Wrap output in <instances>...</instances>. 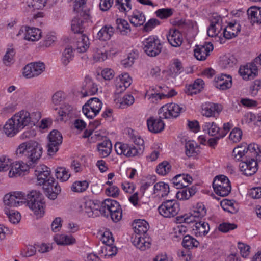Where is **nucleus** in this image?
<instances>
[{"label": "nucleus", "instance_id": "09e8293b", "mask_svg": "<svg viewBox=\"0 0 261 261\" xmlns=\"http://www.w3.org/2000/svg\"><path fill=\"white\" fill-rule=\"evenodd\" d=\"M214 190L216 194L222 197L227 196L230 193L231 190L230 181L224 182V185H222Z\"/></svg>", "mask_w": 261, "mask_h": 261}, {"label": "nucleus", "instance_id": "69168bd1", "mask_svg": "<svg viewBox=\"0 0 261 261\" xmlns=\"http://www.w3.org/2000/svg\"><path fill=\"white\" fill-rule=\"evenodd\" d=\"M236 63L237 60L233 56H227L221 61V65L224 68L232 67Z\"/></svg>", "mask_w": 261, "mask_h": 261}, {"label": "nucleus", "instance_id": "338daca9", "mask_svg": "<svg viewBox=\"0 0 261 261\" xmlns=\"http://www.w3.org/2000/svg\"><path fill=\"white\" fill-rule=\"evenodd\" d=\"M134 98L131 95H125L120 99V107L124 109L131 106L134 102Z\"/></svg>", "mask_w": 261, "mask_h": 261}, {"label": "nucleus", "instance_id": "423d86ee", "mask_svg": "<svg viewBox=\"0 0 261 261\" xmlns=\"http://www.w3.org/2000/svg\"><path fill=\"white\" fill-rule=\"evenodd\" d=\"M182 110V107L176 103H168L159 109V117L164 119L175 118L179 116Z\"/></svg>", "mask_w": 261, "mask_h": 261}, {"label": "nucleus", "instance_id": "cd10ccee", "mask_svg": "<svg viewBox=\"0 0 261 261\" xmlns=\"http://www.w3.org/2000/svg\"><path fill=\"white\" fill-rule=\"evenodd\" d=\"M195 222L193 231L196 237H202L208 233L210 227L207 223L202 221H196Z\"/></svg>", "mask_w": 261, "mask_h": 261}, {"label": "nucleus", "instance_id": "72a5a7b5", "mask_svg": "<svg viewBox=\"0 0 261 261\" xmlns=\"http://www.w3.org/2000/svg\"><path fill=\"white\" fill-rule=\"evenodd\" d=\"M114 28L111 25H105L97 33V37L101 40H109L114 35Z\"/></svg>", "mask_w": 261, "mask_h": 261}, {"label": "nucleus", "instance_id": "2eb2a0df", "mask_svg": "<svg viewBox=\"0 0 261 261\" xmlns=\"http://www.w3.org/2000/svg\"><path fill=\"white\" fill-rule=\"evenodd\" d=\"M222 110L220 105L213 102H205L201 106V114L206 117H215Z\"/></svg>", "mask_w": 261, "mask_h": 261}, {"label": "nucleus", "instance_id": "4468645a", "mask_svg": "<svg viewBox=\"0 0 261 261\" xmlns=\"http://www.w3.org/2000/svg\"><path fill=\"white\" fill-rule=\"evenodd\" d=\"M29 170L28 166L22 162L11 163L8 175L10 178L17 177L25 175Z\"/></svg>", "mask_w": 261, "mask_h": 261}, {"label": "nucleus", "instance_id": "473e14b6", "mask_svg": "<svg viewBox=\"0 0 261 261\" xmlns=\"http://www.w3.org/2000/svg\"><path fill=\"white\" fill-rule=\"evenodd\" d=\"M24 39L28 41H38L41 37V31L36 28L26 27Z\"/></svg>", "mask_w": 261, "mask_h": 261}, {"label": "nucleus", "instance_id": "5fc2aeb1", "mask_svg": "<svg viewBox=\"0 0 261 261\" xmlns=\"http://www.w3.org/2000/svg\"><path fill=\"white\" fill-rule=\"evenodd\" d=\"M56 175L57 178L61 181L64 182L67 181L70 176L68 171L64 167H58L56 170Z\"/></svg>", "mask_w": 261, "mask_h": 261}, {"label": "nucleus", "instance_id": "4d7b16f0", "mask_svg": "<svg viewBox=\"0 0 261 261\" xmlns=\"http://www.w3.org/2000/svg\"><path fill=\"white\" fill-rule=\"evenodd\" d=\"M47 0H28V6L32 10H39L43 9Z\"/></svg>", "mask_w": 261, "mask_h": 261}, {"label": "nucleus", "instance_id": "a211bd4d", "mask_svg": "<svg viewBox=\"0 0 261 261\" xmlns=\"http://www.w3.org/2000/svg\"><path fill=\"white\" fill-rule=\"evenodd\" d=\"M258 71L256 67L253 66L252 63L241 66L239 70V73L244 80H251L257 75Z\"/></svg>", "mask_w": 261, "mask_h": 261}, {"label": "nucleus", "instance_id": "774afa93", "mask_svg": "<svg viewBox=\"0 0 261 261\" xmlns=\"http://www.w3.org/2000/svg\"><path fill=\"white\" fill-rule=\"evenodd\" d=\"M87 102L89 103L98 114L99 113L102 106V103L99 99L96 97H92L89 99Z\"/></svg>", "mask_w": 261, "mask_h": 261}, {"label": "nucleus", "instance_id": "052dcab7", "mask_svg": "<svg viewBox=\"0 0 261 261\" xmlns=\"http://www.w3.org/2000/svg\"><path fill=\"white\" fill-rule=\"evenodd\" d=\"M82 111L85 116L89 119H92L98 114L95 109L87 102L83 106Z\"/></svg>", "mask_w": 261, "mask_h": 261}, {"label": "nucleus", "instance_id": "13d9d810", "mask_svg": "<svg viewBox=\"0 0 261 261\" xmlns=\"http://www.w3.org/2000/svg\"><path fill=\"white\" fill-rule=\"evenodd\" d=\"M116 6L122 12L129 11L132 9L130 0H116Z\"/></svg>", "mask_w": 261, "mask_h": 261}, {"label": "nucleus", "instance_id": "c85d7f7f", "mask_svg": "<svg viewBox=\"0 0 261 261\" xmlns=\"http://www.w3.org/2000/svg\"><path fill=\"white\" fill-rule=\"evenodd\" d=\"M133 244L139 249L144 251L149 248L150 246V241L149 238L142 237V236L134 235L133 237Z\"/></svg>", "mask_w": 261, "mask_h": 261}, {"label": "nucleus", "instance_id": "de8ad7c7", "mask_svg": "<svg viewBox=\"0 0 261 261\" xmlns=\"http://www.w3.org/2000/svg\"><path fill=\"white\" fill-rule=\"evenodd\" d=\"M182 244L184 247L190 249L194 247H197L199 243L193 237L190 235H186L183 238Z\"/></svg>", "mask_w": 261, "mask_h": 261}, {"label": "nucleus", "instance_id": "f257e3e1", "mask_svg": "<svg viewBox=\"0 0 261 261\" xmlns=\"http://www.w3.org/2000/svg\"><path fill=\"white\" fill-rule=\"evenodd\" d=\"M32 122L35 123L30 113L20 111L9 119L4 126L5 134L9 137H13L18 132Z\"/></svg>", "mask_w": 261, "mask_h": 261}, {"label": "nucleus", "instance_id": "8fccbe9b", "mask_svg": "<svg viewBox=\"0 0 261 261\" xmlns=\"http://www.w3.org/2000/svg\"><path fill=\"white\" fill-rule=\"evenodd\" d=\"M86 0H75L73 5V10L79 15H82L83 12H86L87 14H89V10L86 8Z\"/></svg>", "mask_w": 261, "mask_h": 261}, {"label": "nucleus", "instance_id": "9b49d317", "mask_svg": "<svg viewBox=\"0 0 261 261\" xmlns=\"http://www.w3.org/2000/svg\"><path fill=\"white\" fill-rule=\"evenodd\" d=\"M43 63H31L27 65L23 69V75L27 78H32L41 74L45 70Z\"/></svg>", "mask_w": 261, "mask_h": 261}, {"label": "nucleus", "instance_id": "20e7f679", "mask_svg": "<svg viewBox=\"0 0 261 261\" xmlns=\"http://www.w3.org/2000/svg\"><path fill=\"white\" fill-rule=\"evenodd\" d=\"M143 49L149 56L155 57L161 52L163 47L161 40L156 36H150L142 41Z\"/></svg>", "mask_w": 261, "mask_h": 261}, {"label": "nucleus", "instance_id": "dca6fc26", "mask_svg": "<svg viewBox=\"0 0 261 261\" xmlns=\"http://www.w3.org/2000/svg\"><path fill=\"white\" fill-rule=\"evenodd\" d=\"M206 213V210L204 205L202 203H198L193 207L191 215L184 218V221L187 223L196 222V218H201L204 217Z\"/></svg>", "mask_w": 261, "mask_h": 261}, {"label": "nucleus", "instance_id": "6ab92c4d", "mask_svg": "<svg viewBox=\"0 0 261 261\" xmlns=\"http://www.w3.org/2000/svg\"><path fill=\"white\" fill-rule=\"evenodd\" d=\"M160 118L151 117L147 120V125L148 130L153 133H159L162 132L165 127L163 121Z\"/></svg>", "mask_w": 261, "mask_h": 261}, {"label": "nucleus", "instance_id": "603ef678", "mask_svg": "<svg viewBox=\"0 0 261 261\" xmlns=\"http://www.w3.org/2000/svg\"><path fill=\"white\" fill-rule=\"evenodd\" d=\"M99 239L103 245L114 244V239L112 236V233L109 230H106L104 232H99Z\"/></svg>", "mask_w": 261, "mask_h": 261}, {"label": "nucleus", "instance_id": "393cba45", "mask_svg": "<svg viewBox=\"0 0 261 261\" xmlns=\"http://www.w3.org/2000/svg\"><path fill=\"white\" fill-rule=\"evenodd\" d=\"M192 180V177L188 174H178L173 178V183L177 189H182L188 187Z\"/></svg>", "mask_w": 261, "mask_h": 261}, {"label": "nucleus", "instance_id": "49530a36", "mask_svg": "<svg viewBox=\"0 0 261 261\" xmlns=\"http://www.w3.org/2000/svg\"><path fill=\"white\" fill-rule=\"evenodd\" d=\"M129 20L130 23L135 26H140L144 23L145 17L142 13L136 11L131 16Z\"/></svg>", "mask_w": 261, "mask_h": 261}, {"label": "nucleus", "instance_id": "e433bc0d", "mask_svg": "<svg viewBox=\"0 0 261 261\" xmlns=\"http://www.w3.org/2000/svg\"><path fill=\"white\" fill-rule=\"evenodd\" d=\"M169 191V186L164 182H159L154 186V193L159 197L167 196Z\"/></svg>", "mask_w": 261, "mask_h": 261}, {"label": "nucleus", "instance_id": "bf43d9fd", "mask_svg": "<svg viewBox=\"0 0 261 261\" xmlns=\"http://www.w3.org/2000/svg\"><path fill=\"white\" fill-rule=\"evenodd\" d=\"M174 12L172 8H166L158 9L155 11L156 16L161 19H167L171 17Z\"/></svg>", "mask_w": 261, "mask_h": 261}, {"label": "nucleus", "instance_id": "a18cd8bd", "mask_svg": "<svg viewBox=\"0 0 261 261\" xmlns=\"http://www.w3.org/2000/svg\"><path fill=\"white\" fill-rule=\"evenodd\" d=\"M106 50L103 48H95L93 49V59L95 62H102L107 59Z\"/></svg>", "mask_w": 261, "mask_h": 261}, {"label": "nucleus", "instance_id": "4c0bfd02", "mask_svg": "<svg viewBox=\"0 0 261 261\" xmlns=\"http://www.w3.org/2000/svg\"><path fill=\"white\" fill-rule=\"evenodd\" d=\"M117 249L115 246L113 244L103 245L101 246L100 249L98 251L101 256L105 257L114 256L116 254Z\"/></svg>", "mask_w": 261, "mask_h": 261}, {"label": "nucleus", "instance_id": "0eeeda50", "mask_svg": "<svg viewBox=\"0 0 261 261\" xmlns=\"http://www.w3.org/2000/svg\"><path fill=\"white\" fill-rule=\"evenodd\" d=\"M35 175L37 177L38 185L45 186L48 183L54 182V178L50 176V169L44 165H39L36 168Z\"/></svg>", "mask_w": 261, "mask_h": 261}, {"label": "nucleus", "instance_id": "6e6d98bb", "mask_svg": "<svg viewBox=\"0 0 261 261\" xmlns=\"http://www.w3.org/2000/svg\"><path fill=\"white\" fill-rule=\"evenodd\" d=\"M15 50L13 48H8L3 59L4 64L6 66H10L14 62Z\"/></svg>", "mask_w": 261, "mask_h": 261}, {"label": "nucleus", "instance_id": "4be33fe9", "mask_svg": "<svg viewBox=\"0 0 261 261\" xmlns=\"http://www.w3.org/2000/svg\"><path fill=\"white\" fill-rule=\"evenodd\" d=\"M167 38L169 43L173 47H179L183 41L181 33L176 29H170Z\"/></svg>", "mask_w": 261, "mask_h": 261}, {"label": "nucleus", "instance_id": "7ed1b4c3", "mask_svg": "<svg viewBox=\"0 0 261 261\" xmlns=\"http://www.w3.org/2000/svg\"><path fill=\"white\" fill-rule=\"evenodd\" d=\"M258 145L255 144L248 145L246 153V159L242 160L239 164L241 171L246 176L253 175L257 170V164L256 160L258 154Z\"/></svg>", "mask_w": 261, "mask_h": 261}, {"label": "nucleus", "instance_id": "c9c22d12", "mask_svg": "<svg viewBox=\"0 0 261 261\" xmlns=\"http://www.w3.org/2000/svg\"><path fill=\"white\" fill-rule=\"evenodd\" d=\"M204 82L201 79H197L193 84L187 87L186 92L188 95H192L200 92L203 88Z\"/></svg>", "mask_w": 261, "mask_h": 261}, {"label": "nucleus", "instance_id": "7c9ffc66", "mask_svg": "<svg viewBox=\"0 0 261 261\" xmlns=\"http://www.w3.org/2000/svg\"><path fill=\"white\" fill-rule=\"evenodd\" d=\"M41 200H43L42 195L39 191L32 190L27 195L25 194V202H27V204H30L32 207L34 208L33 202L36 201L38 202L37 204L39 203L38 206L41 207Z\"/></svg>", "mask_w": 261, "mask_h": 261}, {"label": "nucleus", "instance_id": "39448f33", "mask_svg": "<svg viewBox=\"0 0 261 261\" xmlns=\"http://www.w3.org/2000/svg\"><path fill=\"white\" fill-rule=\"evenodd\" d=\"M158 210L159 213L164 217H173L179 212L180 205L176 200H167L162 203Z\"/></svg>", "mask_w": 261, "mask_h": 261}, {"label": "nucleus", "instance_id": "aec40b11", "mask_svg": "<svg viewBox=\"0 0 261 261\" xmlns=\"http://www.w3.org/2000/svg\"><path fill=\"white\" fill-rule=\"evenodd\" d=\"M240 30L241 26L239 23L231 22L224 28L222 34L225 38L230 39L237 36Z\"/></svg>", "mask_w": 261, "mask_h": 261}, {"label": "nucleus", "instance_id": "412c9836", "mask_svg": "<svg viewBox=\"0 0 261 261\" xmlns=\"http://www.w3.org/2000/svg\"><path fill=\"white\" fill-rule=\"evenodd\" d=\"M97 85L90 78L86 77L81 90L83 96L86 97L94 95L97 92Z\"/></svg>", "mask_w": 261, "mask_h": 261}, {"label": "nucleus", "instance_id": "a878e982", "mask_svg": "<svg viewBox=\"0 0 261 261\" xmlns=\"http://www.w3.org/2000/svg\"><path fill=\"white\" fill-rule=\"evenodd\" d=\"M132 226L135 233L134 235L144 236L149 229L147 222L142 219L135 220Z\"/></svg>", "mask_w": 261, "mask_h": 261}, {"label": "nucleus", "instance_id": "f8f14e48", "mask_svg": "<svg viewBox=\"0 0 261 261\" xmlns=\"http://www.w3.org/2000/svg\"><path fill=\"white\" fill-rule=\"evenodd\" d=\"M82 13V15H77L71 21V30L74 33L82 34L84 31L85 24L89 19V14L86 11Z\"/></svg>", "mask_w": 261, "mask_h": 261}, {"label": "nucleus", "instance_id": "9d476101", "mask_svg": "<svg viewBox=\"0 0 261 261\" xmlns=\"http://www.w3.org/2000/svg\"><path fill=\"white\" fill-rule=\"evenodd\" d=\"M115 149L116 153L119 155H124L127 157H133L137 155L141 151L140 147H136L129 146L127 144L117 142L115 145Z\"/></svg>", "mask_w": 261, "mask_h": 261}, {"label": "nucleus", "instance_id": "f03ea898", "mask_svg": "<svg viewBox=\"0 0 261 261\" xmlns=\"http://www.w3.org/2000/svg\"><path fill=\"white\" fill-rule=\"evenodd\" d=\"M42 147L37 142L29 141L19 144L16 150L18 157L24 158L32 163H35L41 156Z\"/></svg>", "mask_w": 261, "mask_h": 261}, {"label": "nucleus", "instance_id": "864d4df0", "mask_svg": "<svg viewBox=\"0 0 261 261\" xmlns=\"http://www.w3.org/2000/svg\"><path fill=\"white\" fill-rule=\"evenodd\" d=\"M171 170V165L167 161H163L156 167V172L161 175H165L169 173Z\"/></svg>", "mask_w": 261, "mask_h": 261}, {"label": "nucleus", "instance_id": "e2e57ef3", "mask_svg": "<svg viewBox=\"0 0 261 261\" xmlns=\"http://www.w3.org/2000/svg\"><path fill=\"white\" fill-rule=\"evenodd\" d=\"M128 134L130 140L133 142L135 145L141 146L144 144V140L139 136L135 134L134 130L129 129Z\"/></svg>", "mask_w": 261, "mask_h": 261}, {"label": "nucleus", "instance_id": "c756f323", "mask_svg": "<svg viewBox=\"0 0 261 261\" xmlns=\"http://www.w3.org/2000/svg\"><path fill=\"white\" fill-rule=\"evenodd\" d=\"M112 145L109 140H106L98 143L97 145V149L98 155L101 158L108 156L111 152Z\"/></svg>", "mask_w": 261, "mask_h": 261}, {"label": "nucleus", "instance_id": "1a4fd4ad", "mask_svg": "<svg viewBox=\"0 0 261 261\" xmlns=\"http://www.w3.org/2000/svg\"><path fill=\"white\" fill-rule=\"evenodd\" d=\"M4 202L6 205L17 207L25 203V194L22 192H14L6 194L4 197Z\"/></svg>", "mask_w": 261, "mask_h": 261}, {"label": "nucleus", "instance_id": "f3484780", "mask_svg": "<svg viewBox=\"0 0 261 261\" xmlns=\"http://www.w3.org/2000/svg\"><path fill=\"white\" fill-rule=\"evenodd\" d=\"M213 50V44L210 42H205L203 45L196 46L194 49V56L197 60L203 61L206 59L210 53Z\"/></svg>", "mask_w": 261, "mask_h": 261}, {"label": "nucleus", "instance_id": "3c124183", "mask_svg": "<svg viewBox=\"0 0 261 261\" xmlns=\"http://www.w3.org/2000/svg\"><path fill=\"white\" fill-rule=\"evenodd\" d=\"M89 186V183L86 180L75 181L71 187L73 192L82 193L85 191Z\"/></svg>", "mask_w": 261, "mask_h": 261}, {"label": "nucleus", "instance_id": "a19ab883", "mask_svg": "<svg viewBox=\"0 0 261 261\" xmlns=\"http://www.w3.org/2000/svg\"><path fill=\"white\" fill-rule=\"evenodd\" d=\"M89 47V39L85 35H81L76 42V50L78 53L85 52Z\"/></svg>", "mask_w": 261, "mask_h": 261}, {"label": "nucleus", "instance_id": "79ce46f5", "mask_svg": "<svg viewBox=\"0 0 261 261\" xmlns=\"http://www.w3.org/2000/svg\"><path fill=\"white\" fill-rule=\"evenodd\" d=\"M186 154L188 156H196L199 151L198 145L194 141H188L185 144Z\"/></svg>", "mask_w": 261, "mask_h": 261}, {"label": "nucleus", "instance_id": "680f3d73", "mask_svg": "<svg viewBox=\"0 0 261 261\" xmlns=\"http://www.w3.org/2000/svg\"><path fill=\"white\" fill-rule=\"evenodd\" d=\"M5 213L8 216L9 221L12 223H17L19 222L20 220V214L17 212H15L14 210H10L8 208L5 210Z\"/></svg>", "mask_w": 261, "mask_h": 261}, {"label": "nucleus", "instance_id": "f704fd0d", "mask_svg": "<svg viewBox=\"0 0 261 261\" xmlns=\"http://www.w3.org/2000/svg\"><path fill=\"white\" fill-rule=\"evenodd\" d=\"M247 13L252 24L261 23V8L251 7L248 10Z\"/></svg>", "mask_w": 261, "mask_h": 261}, {"label": "nucleus", "instance_id": "58836bf2", "mask_svg": "<svg viewBox=\"0 0 261 261\" xmlns=\"http://www.w3.org/2000/svg\"><path fill=\"white\" fill-rule=\"evenodd\" d=\"M116 23L117 24V31L122 35H127L130 33L131 29L130 25L126 20L123 19L118 18L117 19Z\"/></svg>", "mask_w": 261, "mask_h": 261}, {"label": "nucleus", "instance_id": "b1692460", "mask_svg": "<svg viewBox=\"0 0 261 261\" xmlns=\"http://www.w3.org/2000/svg\"><path fill=\"white\" fill-rule=\"evenodd\" d=\"M79 207L81 211L87 213L89 217H91L93 216V211L97 210L99 206L94 201L86 199L81 202Z\"/></svg>", "mask_w": 261, "mask_h": 261}, {"label": "nucleus", "instance_id": "0e129e2a", "mask_svg": "<svg viewBox=\"0 0 261 261\" xmlns=\"http://www.w3.org/2000/svg\"><path fill=\"white\" fill-rule=\"evenodd\" d=\"M242 132L241 129L236 127L230 132L229 138L233 142H239L242 139Z\"/></svg>", "mask_w": 261, "mask_h": 261}, {"label": "nucleus", "instance_id": "c03bdc74", "mask_svg": "<svg viewBox=\"0 0 261 261\" xmlns=\"http://www.w3.org/2000/svg\"><path fill=\"white\" fill-rule=\"evenodd\" d=\"M248 146L246 144H245L235 147L232 152V155L234 159L237 160H239L241 158H243L242 160H245L247 156L246 151Z\"/></svg>", "mask_w": 261, "mask_h": 261}, {"label": "nucleus", "instance_id": "6e6552de", "mask_svg": "<svg viewBox=\"0 0 261 261\" xmlns=\"http://www.w3.org/2000/svg\"><path fill=\"white\" fill-rule=\"evenodd\" d=\"M48 143L47 151L48 154H54L59 150V147L62 142V136L57 130H52L48 135Z\"/></svg>", "mask_w": 261, "mask_h": 261}, {"label": "nucleus", "instance_id": "bb28decb", "mask_svg": "<svg viewBox=\"0 0 261 261\" xmlns=\"http://www.w3.org/2000/svg\"><path fill=\"white\" fill-rule=\"evenodd\" d=\"M215 86L222 90H226L231 87V77L226 74L218 75L215 78Z\"/></svg>", "mask_w": 261, "mask_h": 261}, {"label": "nucleus", "instance_id": "5701e85b", "mask_svg": "<svg viewBox=\"0 0 261 261\" xmlns=\"http://www.w3.org/2000/svg\"><path fill=\"white\" fill-rule=\"evenodd\" d=\"M222 30V20L220 18L212 21L211 24L207 30V33L208 36L211 37H219V39L222 33L221 31Z\"/></svg>", "mask_w": 261, "mask_h": 261}, {"label": "nucleus", "instance_id": "2f4dec72", "mask_svg": "<svg viewBox=\"0 0 261 261\" xmlns=\"http://www.w3.org/2000/svg\"><path fill=\"white\" fill-rule=\"evenodd\" d=\"M202 129L210 136H216L220 134V127L214 122H204L202 125Z\"/></svg>", "mask_w": 261, "mask_h": 261}, {"label": "nucleus", "instance_id": "ddd939ff", "mask_svg": "<svg viewBox=\"0 0 261 261\" xmlns=\"http://www.w3.org/2000/svg\"><path fill=\"white\" fill-rule=\"evenodd\" d=\"M121 210L118 202L116 200L110 199H106L101 204L99 212L105 216L108 217L109 214Z\"/></svg>", "mask_w": 261, "mask_h": 261}, {"label": "nucleus", "instance_id": "ea45409f", "mask_svg": "<svg viewBox=\"0 0 261 261\" xmlns=\"http://www.w3.org/2000/svg\"><path fill=\"white\" fill-rule=\"evenodd\" d=\"M176 193V196L180 200H187L194 195L196 193V188L194 187H184Z\"/></svg>", "mask_w": 261, "mask_h": 261}, {"label": "nucleus", "instance_id": "37998d69", "mask_svg": "<svg viewBox=\"0 0 261 261\" xmlns=\"http://www.w3.org/2000/svg\"><path fill=\"white\" fill-rule=\"evenodd\" d=\"M74 55L73 48L71 46H67L62 53L61 58L62 63L64 66H67L73 59Z\"/></svg>", "mask_w": 261, "mask_h": 261}]
</instances>
